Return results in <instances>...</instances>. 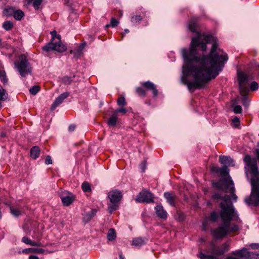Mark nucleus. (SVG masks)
I'll list each match as a JSON object with an SVG mask.
<instances>
[{
	"instance_id": "nucleus-1",
	"label": "nucleus",
	"mask_w": 259,
	"mask_h": 259,
	"mask_svg": "<svg viewBox=\"0 0 259 259\" xmlns=\"http://www.w3.org/2000/svg\"><path fill=\"white\" fill-rule=\"evenodd\" d=\"M196 28L197 20L193 18L189 23V29L196 32L197 37L192 38L189 51L182 49L185 65L181 80L189 91L202 88L215 78L228 59L227 54L218 48L216 38L201 35Z\"/></svg>"
},
{
	"instance_id": "nucleus-2",
	"label": "nucleus",
	"mask_w": 259,
	"mask_h": 259,
	"mask_svg": "<svg viewBox=\"0 0 259 259\" xmlns=\"http://www.w3.org/2000/svg\"><path fill=\"white\" fill-rule=\"evenodd\" d=\"M236 200V195H225L221 203L222 210L220 215L224 224L215 229L211 230V234L216 239L222 238L229 233V225L232 219L238 221L239 218L233 206L231 198Z\"/></svg>"
},
{
	"instance_id": "nucleus-3",
	"label": "nucleus",
	"mask_w": 259,
	"mask_h": 259,
	"mask_svg": "<svg viewBox=\"0 0 259 259\" xmlns=\"http://www.w3.org/2000/svg\"><path fill=\"white\" fill-rule=\"evenodd\" d=\"M220 173L222 177L227 176V178H222L218 182H212V186L218 190H222L225 193L230 194H235L236 192L234 184L230 176H229V169L227 166H224L220 168Z\"/></svg>"
},
{
	"instance_id": "nucleus-4",
	"label": "nucleus",
	"mask_w": 259,
	"mask_h": 259,
	"mask_svg": "<svg viewBox=\"0 0 259 259\" xmlns=\"http://www.w3.org/2000/svg\"><path fill=\"white\" fill-rule=\"evenodd\" d=\"M52 38L50 41L42 47L43 51L49 53L51 51H56L59 53H62L65 51L67 49L66 46L63 44L61 40V36L57 35V32L55 30L51 32Z\"/></svg>"
},
{
	"instance_id": "nucleus-5",
	"label": "nucleus",
	"mask_w": 259,
	"mask_h": 259,
	"mask_svg": "<svg viewBox=\"0 0 259 259\" xmlns=\"http://www.w3.org/2000/svg\"><path fill=\"white\" fill-rule=\"evenodd\" d=\"M14 66L22 77H25L27 74L31 73V65L24 54L19 56V61L14 62Z\"/></svg>"
},
{
	"instance_id": "nucleus-6",
	"label": "nucleus",
	"mask_w": 259,
	"mask_h": 259,
	"mask_svg": "<svg viewBox=\"0 0 259 259\" xmlns=\"http://www.w3.org/2000/svg\"><path fill=\"white\" fill-rule=\"evenodd\" d=\"M231 254L235 256H228L226 259H259V253L249 252L245 248L233 251Z\"/></svg>"
},
{
	"instance_id": "nucleus-7",
	"label": "nucleus",
	"mask_w": 259,
	"mask_h": 259,
	"mask_svg": "<svg viewBox=\"0 0 259 259\" xmlns=\"http://www.w3.org/2000/svg\"><path fill=\"white\" fill-rule=\"evenodd\" d=\"M253 79H254V77L252 75L246 74L242 72L238 73L240 93L242 96H246L248 92V89L244 84L247 83L250 80Z\"/></svg>"
},
{
	"instance_id": "nucleus-8",
	"label": "nucleus",
	"mask_w": 259,
	"mask_h": 259,
	"mask_svg": "<svg viewBox=\"0 0 259 259\" xmlns=\"http://www.w3.org/2000/svg\"><path fill=\"white\" fill-rule=\"evenodd\" d=\"M122 195H108L110 203H108V210L110 213L117 209L118 205L121 200Z\"/></svg>"
},
{
	"instance_id": "nucleus-9",
	"label": "nucleus",
	"mask_w": 259,
	"mask_h": 259,
	"mask_svg": "<svg viewBox=\"0 0 259 259\" xmlns=\"http://www.w3.org/2000/svg\"><path fill=\"white\" fill-rule=\"evenodd\" d=\"M229 248V244L225 243L220 246H213L211 248V253L216 256H220L228 251Z\"/></svg>"
},
{
	"instance_id": "nucleus-10",
	"label": "nucleus",
	"mask_w": 259,
	"mask_h": 259,
	"mask_svg": "<svg viewBox=\"0 0 259 259\" xmlns=\"http://www.w3.org/2000/svg\"><path fill=\"white\" fill-rule=\"evenodd\" d=\"M69 95L68 92H64L59 96L53 102L51 107V110H54L57 106L61 104L63 101Z\"/></svg>"
},
{
	"instance_id": "nucleus-11",
	"label": "nucleus",
	"mask_w": 259,
	"mask_h": 259,
	"mask_svg": "<svg viewBox=\"0 0 259 259\" xmlns=\"http://www.w3.org/2000/svg\"><path fill=\"white\" fill-rule=\"evenodd\" d=\"M137 202L139 203H151L154 202V198L152 195H137L134 198Z\"/></svg>"
},
{
	"instance_id": "nucleus-12",
	"label": "nucleus",
	"mask_w": 259,
	"mask_h": 259,
	"mask_svg": "<svg viewBox=\"0 0 259 259\" xmlns=\"http://www.w3.org/2000/svg\"><path fill=\"white\" fill-rule=\"evenodd\" d=\"M245 201L248 205H258L259 195H249L245 198Z\"/></svg>"
},
{
	"instance_id": "nucleus-13",
	"label": "nucleus",
	"mask_w": 259,
	"mask_h": 259,
	"mask_svg": "<svg viewBox=\"0 0 259 259\" xmlns=\"http://www.w3.org/2000/svg\"><path fill=\"white\" fill-rule=\"evenodd\" d=\"M156 214L160 219L165 220L167 218V213L161 205H157L155 207Z\"/></svg>"
},
{
	"instance_id": "nucleus-14",
	"label": "nucleus",
	"mask_w": 259,
	"mask_h": 259,
	"mask_svg": "<svg viewBox=\"0 0 259 259\" xmlns=\"http://www.w3.org/2000/svg\"><path fill=\"white\" fill-rule=\"evenodd\" d=\"M142 85L147 90L152 91L154 96H156L158 95V91L153 82L150 81H145L142 83Z\"/></svg>"
},
{
	"instance_id": "nucleus-15",
	"label": "nucleus",
	"mask_w": 259,
	"mask_h": 259,
	"mask_svg": "<svg viewBox=\"0 0 259 259\" xmlns=\"http://www.w3.org/2000/svg\"><path fill=\"white\" fill-rule=\"evenodd\" d=\"M61 200L64 206H69L74 201L75 195H62Z\"/></svg>"
},
{
	"instance_id": "nucleus-16",
	"label": "nucleus",
	"mask_w": 259,
	"mask_h": 259,
	"mask_svg": "<svg viewBox=\"0 0 259 259\" xmlns=\"http://www.w3.org/2000/svg\"><path fill=\"white\" fill-rule=\"evenodd\" d=\"M219 161L222 164H228V166L235 165L234 161L230 156L221 155L219 157Z\"/></svg>"
},
{
	"instance_id": "nucleus-17",
	"label": "nucleus",
	"mask_w": 259,
	"mask_h": 259,
	"mask_svg": "<svg viewBox=\"0 0 259 259\" xmlns=\"http://www.w3.org/2000/svg\"><path fill=\"white\" fill-rule=\"evenodd\" d=\"M8 94L7 91L0 84V109L2 107L1 102L5 101L8 98Z\"/></svg>"
},
{
	"instance_id": "nucleus-18",
	"label": "nucleus",
	"mask_w": 259,
	"mask_h": 259,
	"mask_svg": "<svg viewBox=\"0 0 259 259\" xmlns=\"http://www.w3.org/2000/svg\"><path fill=\"white\" fill-rule=\"evenodd\" d=\"M97 210L92 209L90 211L87 212L83 217V221L85 223L89 222L96 214Z\"/></svg>"
},
{
	"instance_id": "nucleus-19",
	"label": "nucleus",
	"mask_w": 259,
	"mask_h": 259,
	"mask_svg": "<svg viewBox=\"0 0 259 259\" xmlns=\"http://www.w3.org/2000/svg\"><path fill=\"white\" fill-rule=\"evenodd\" d=\"M30 156L33 159H36L39 156V154H40V149H39V148L38 147H37V146H34V147H33L30 149Z\"/></svg>"
},
{
	"instance_id": "nucleus-20",
	"label": "nucleus",
	"mask_w": 259,
	"mask_h": 259,
	"mask_svg": "<svg viewBox=\"0 0 259 259\" xmlns=\"http://www.w3.org/2000/svg\"><path fill=\"white\" fill-rule=\"evenodd\" d=\"M23 253L28 254L30 253H43L44 250L41 248H30L22 250Z\"/></svg>"
},
{
	"instance_id": "nucleus-21",
	"label": "nucleus",
	"mask_w": 259,
	"mask_h": 259,
	"mask_svg": "<svg viewBox=\"0 0 259 259\" xmlns=\"http://www.w3.org/2000/svg\"><path fill=\"white\" fill-rule=\"evenodd\" d=\"M147 240L141 237H137L133 240L132 244L135 246H141L145 244Z\"/></svg>"
},
{
	"instance_id": "nucleus-22",
	"label": "nucleus",
	"mask_w": 259,
	"mask_h": 259,
	"mask_svg": "<svg viewBox=\"0 0 259 259\" xmlns=\"http://www.w3.org/2000/svg\"><path fill=\"white\" fill-rule=\"evenodd\" d=\"M22 241L26 244H29L31 246H41L42 244L39 242H34L29 239L28 238L26 237H24L22 239Z\"/></svg>"
},
{
	"instance_id": "nucleus-23",
	"label": "nucleus",
	"mask_w": 259,
	"mask_h": 259,
	"mask_svg": "<svg viewBox=\"0 0 259 259\" xmlns=\"http://www.w3.org/2000/svg\"><path fill=\"white\" fill-rule=\"evenodd\" d=\"M117 115L116 113L113 112L111 116L107 120V124L110 126H114L117 123Z\"/></svg>"
},
{
	"instance_id": "nucleus-24",
	"label": "nucleus",
	"mask_w": 259,
	"mask_h": 259,
	"mask_svg": "<svg viewBox=\"0 0 259 259\" xmlns=\"http://www.w3.org/2000/svg\"><path fill=\"white\" fill-rule=\"evenodd\" d=\"M116 232L114 229H110L107 233V237L109 241H113L116 238Z\"/></svg>"
},
{
	"instance_id": "nucleus-25",
	"label": "nucleus",
	"mask_w": 259,
	"mask_h": 259,
	"mask_svg": "<svg viewBox=\"0 0 259 259\" xmlns=\"http://www.w3.org/2000/svg\"><path fill=\"white\" fill-rule=\"evenodd\" d=\"M24 13L20 10H15L13 17L17 20H21L24 17Z\"/></svg>"
},
{
	"instance_id": "nucleus-26",
	"label": "nucleus",
	"mask_w": 259,
	"mask_h": 259,
	"mask_svg": "<svg viewBox=\"0 0 259 259\" xmlns=\"http://www.w3.org/2000/svg\"><path fill=\"white\" fill-rule=\"evenodd\" d=\"M42 0H27V4H30L33 3V6L35 10H37L39 9V6L41 5Z\"/></svg>"
},
{
	"instance_id": "nucleus-27",
	"label": "nucleus",
	"mask_w": 259,
	"mask_h": 259,
	"mask_svg": "<svg viewBox=\"0 0 259 259\" xmlns=\"http://www.w3.org/2000/svg\"><path fill=\"white\" fill-rule=\"evenodd\" d=\"M0 80L3 83L4 85L7 84L8 79L7 77L6 72L4 70H0Z\"/></svg>"
},
{
	"instance_id": "nucleus-28",
	"label": "nucleus",
	"mask_w": 259,
	"mask_h": 259,
	"mask_svg": "<svg viewBox=\"0 0 259 259\" xmlns=\"http://www.w3.org/2000/svg\"><path fill=\"white\" fill-rule=\"evenodd\" d=\"M14 12L15 9L13 8L10 7L4 9L3 14L7 17H10L14 15Z\"/></svg>"
},
{
	"instance_id": "nucleus-29",
	"label": "nucleus",
	"mask_w": 259,
	"mask_h": 259,
	"mask_svg": "<svg viewBox=\"0 0 259 259\" xmlns=\"http://www.w3.org/2000/svg\"><path fill=\"white\" fill-rule=\"evenodd\" d=\"M13 27V23L10 21H5L3 24V27L7 31L11 30Z\"/></svg>"
},
{
	"instance_id": "nucleus-30",
	"label": "nucleus",
	"mask_w": 259,
	"mask_h": 259,
	"mask_svg": "<svg viewBox=\"0 0 259 259\" xmlns=\"http://www.w3.org/2000/svg\"><path fill=\"white\" fill-rule=\"evenodd\" d=\"M82 189L84 192H91V188L90 184L88 182H84L81 186Z\"/></svg>"
},
{
	"instance_id": "nucleus-31",
	"label": "nucleus",
	"mask_w": 259,
	"mask_h": 259,
	"mask_svg": "<svg viewBox=\"0 0 259 259\" xmlns=\"http://www.w3.org/2000/svg\"><path fill=\"white\" fill-rule=\"evenodd\" d=\"M165 199L169 204L172 206H175V198L174 195H165Z\"/></svg>"
},
{
	"instance_id": "nucleus-32",
	"label": "nucleus",
	"mask_w": 259,
	"mask_h": 259,
	"mask_svg": "<svg viewBox=\"0 0 259 259\" xmlns=\"http://www.w3.org/2000/svg\"><path fill=\"white\" fill-rule=\"evenodd\" d=\"M40 88L38 85H33L29 89L30 94L32 95H36L39 91Z\"/></svg>"
},
{
	"instance_id": "nucleus-33",
	"label": "nucleus",
	"mask_w": 259,
	"mask_h": 259,
	"mask_svg": "<svg viewBox=\"0 0 259 259\" xmlns=\"http://www.w3.org/2000/svg\"><path fill=\"white\" fill-rule=\"evenodd\" d=\"M199 257L200 259H218L217 257L213 255H206L203 253H200Z\"/></svg>"
},
{
	"instance_id": "nucleus-34",
	"label": "nucleus",
	"mask_w": 259,
	"mask_h": 259,
	"mask_svg": "<svg viewBox=\"0 0 259 259\" xmlns=\"http://www.w3.org/2000/svg\"><path fill=\"white\" fill-rule=\"evenodd\" d=\"M10 211L11 213L15 217H18L21 214V212L20 210L14 207H11Z\"/></svg>"
},
{
	"instance_id": "nucleus-35",
	"label": "nucleus",
	"mask_w": 259,
	"mask_h": 259,
	"mask_svg": "<svg viewBox=\"0 0 259 259\" xmlns=\"http://www.w3.org/2000/svg\"><path fill=\"white\" fill-rule=\"evenodd\" d=\"M242 103H243V105L245 107H247L249 105V103H250V100L247 97V95L246 96L244 95V96H242Z\"/></svg>"
},
{
	"instance_id": "nucleus-36",
	"label": "nucleus",
	"mask_w": 259,
	"mask_h": 259,
	"mask_svg": "<svg viewBox=\"0 0 259 259\" xmlns=\"http://www.w3.org/2000/svg\"><path fill=\"white\" fill-rule=\"evenodd\" d=\"M136 92H137V94H138L139 95L141 96L144 97L146 95L145 91L140 87L137 88L136 89Z\"/></svg>"
},
{
	"instance_id": "nucleus-37",
	"label": "nucleus",
	"mask_w": 259,
	"mask_h": 259,
	"mask_svg": "<svg viewBox=\"0 0 259 259\" xmlns=\"http://www.w3.org/2000/svg\"><path fill=\"white\" fill-rule=\"evenodd\" d=\"M117 103L119 106H124L126 104L125 98L123 97H121L117 100Z\"/></svg>"
},
{
	"instance_id": "nucleus-38",
	"label": "nucleus",
	"mask_w": 259,
	"mask_h": 259,
	"mask_svg": "<svg viewBox=\"0 0 259 259\" xmlns=\"http://www.w3.org/2000/svg\"><path fill=\"white\" fill-rule=\"evenodd\" d=\"M250 88L251 91H256L258 88V83L255 81H252L250 84Z\"/></svg>"
},
{
	"instance_id": "nucleus-39",
	"label": "nucleus",
	"mask_w": 259,
	"mask_h": 259,
	"mask_svg": "<svg viewBox=\"0 0 259 259\" xmlns=\"http://www.w3.org/2000/svg\"><path fill=\"white\" fill-rule=\"evenodd\" d=\"M142 19V18L141 16H140V15H136V16H133L132 18L131 21L133 23H137V22H139L140 21H141Z\"/></svg>"
},
{
	"instance_id": "nucleus-40",
	"label": "nucleus",
	"mask_w": 259,
	"mask_h": 259,
	"mask_svg": "<svg viewBox=\"0 0 259 259\" xmlns=\"http://www.w3.org/2000/svg\"><path fill=\"white\" fill-rule=\"evenodd\" d=\"M140 168L142 172H145L146 168V161L145 160H143L140 164Z\"/></svg>"
},
{
	"instance_id": "nucleus-41",
	"label": "nucleus",
	"mask_w": 259,
	"mask_h": 259,
	"mask_svg": "<svg viewBox=\"0 0 259 259\" xmlns=\"http://www.w3.org/2000/svg\"><path fill=\"white\" fill-rule=\"evenodd\" d=\"M233 111L235 113H241L242 112V107L240 105H236L234 107Z\"/></svg>"
},
{
	"instance_id": "nucleus-42",
	"label": "nucleus",
	"mask_w": 259,
	"mask_h": 259,
	"mask_svg": "<svg viewBox=\"0 0 259 259\" xmlns=\"http://www.w3.org/2000/svg\"><path fill=\"white\" fill-rule=\"evenodd\" d=\"M218 218V215L215 212H212L210 214V220L212 222H215Z\"/></svg>"
},
{
	"instance_id": "nucleus-43",
	"label": "nucleus",
	"mask_w": 259,
	"mask_h": 259,
	"mask_svg": "<svg viewBox=\"0 0 259 259\" xmlns=\"http://www.w3.org/2000/svg\"><path fill=\"white\" fill-rule=\"evenodd\" d=\"M118 21L116 19L113 18L111 20L110 26L112 27H114L118 24Z\"/></svg>"
},
{
	"instance_id": "nucleus-44",
	"label": "nucleus",
	"mask_w": 259,
	"mask_h": 259,
	"mask_svg": "<svg viewBox=\"0 0 259 259\" xmlns=\"http://www.w3.org/2000/svg\"><path fill=\"white\" fill-rule=\"evenodd\" d=\"M238 230V227L237 225H234L231 227H230L229 225V233L233 232Z\"/></svg>"
},
{
	"instance_id": "nucleus-45",
	"label": "nucleus",
	"mask_w": 259,
	"mask_h": 259,
	"mask_svg": "<svg viewBox=\"0 0 259 259\" xmlns=\"http://www.w3.org/2000/svg\"><path fill=\"white\" fill-rule=\"evenodd\" d=\"M63 81L65 84H70L71 82V79L68 76H65L63 78Z\"/></svg>"
},
{
	"instance_id": "nucleus-46",
	"label": "nucleus",
	"mask_w": 259,
	"mask_h": 259,
	"mask_svg": "<svg viewBox=\"0 0 259 259\" xmlns=\"http://www.w3.org/2000/svg\"><path fill=\"white\" fill-rule=\"evenodd\" d=\"M126 111H127V110H126V109L125 108H119V109H117L115 111H114V112L116 113V115H117V114L119 112H121V113H125L126 112Z\"/></svg>"
},
{
	"instance_id": "nucleus-47",
	"label": "nucleus",
	"mask_w": 259,
	"mask_h": 259,
	"mask_svg": "<svg viewBox=\"0 0 259 259\" xmlns=\"http://www.w3.org/2000/svg\"><path fill=\"white\" fill-rule=\"evenodd\" d=\"M45 163L46 164H52V160L51 157L50 155H47L45 159Z\"/></svg>"
},
{
	"instance_id": "nucleus-48",
	"label": "nucleus",
	"mask_w": 259,
	"mask_h": 259,
	"mask_svg": "<svg viewBox=\"0 0 259 259\" xmlns=\"http://www.w3.org/2000/svg\"><path fill=\"white\" fill-rule=\"evenodd\" d=\"M108 194H121V192L118 190L117 189H113L112 190L110 191Z\"/></svg>"
},
{
	"instance_id": "nucleus-49",
	"label": "nucleus",
	"mask_w": 259,
	"mask_h": 259,
	"mask_svg": "<svg viewBox=\"0 0 259 259\" xmlns=\"http://www.w3.org/2000/svg\"><path fill=\"white\" fill-rule=\"evenodd\" d=\"M220 168H221L217 166H212L211 167V170L213 172L218 173L220 172Z\"/></svg>"
},
{
	"instance_id": "nucleus-50",
	"label": "nucleus",
	"mask_w": 259,
	"mask_h": 259,
	"mask_svg": "<svg viewBox=\"0 0 259 259\" xmlns=\"http://www.w3.org/2000/svg\"><path fill=\"white\" fill-rule=\"evenodd\" d=\"M85 46V44H82L80 45V46L78 47L77 49V53L78 54V55H80L81 54V51L83 49Z\"/></svg>"
},
{
	"instance_id": "nucleus-51",
	"label": "nucleus",
	"mask_w": 259,
	"mask_h": 259,
	"mask_svg": "<svg viewBox=\"0 0 259 259\" xmlns=\"http://www.w3.org/2000/svg\"><path fill=\"white\" fill-rule=\"evenodd\" d=\"M139 194H152V193L149 191V190L144 189L139 192Z\"/></svg>"
},
{
	"instance_id": "nucleus-52",
	"label": "nucleus",
	"mask_w": 259,
	"mask_h": 259,
	"mask_svg": "<svg viewBox=\"0 0 259 259\" xmlns=\"http://www.w3.org/2000/svg\"><path fill=\"white\" fill-rule=\"evenodd\" d=\"M232 122L235 124L236 125H237L239 123V119L237 116H235L232 119Z\"/></svg>"
},
{
	"instance_id": "nucleus-53",
	"label": "nucleus",
	"mask_w": 259,
	"mask_h": 259,
	"mask_svg": "<svg viewBox=\"0 0 259 259\" xmlns=\"http://www.w3.org/2000/svg\"><path fill=\"white\" fill-rule=\"evenodd\" d=\"M71 54H73L75 57H79L80 55H78L77 53V49L76 50H71L70 52Z\"/></svg>"
},
{
	"instance_id": "nucleus-54",
	"label": "nucleus",
	"mask_w": 259,
	"mask_h": 259,
	"mask_svg": "<svg viewBox=\"0 0 259 259\" xmlns=\"http://www.w3.org/2000/svg\"><path fill=\"white\" fill-rule=\"evenodd\" d=\"M76 126L74 124H71L69 126L68 130L69 132H73L75 129Z\"/></svg>"
},
{
	"instance_id": "nucleus-55",
	"label": "nucleus",
	"mask_w": 259,
	"mask_h": 259,
	"mask_svg": "<svg viewBox=\"0 0 259 259\" xmlns=\"http://www.w3.org/2000/svg\"><path fill=\"white\" fill-rule=\"evenodd\" d=\"M179 192L180 194H185L186 193H187L186 191H185V188L184 187H181L179 188Z\"/></svg>"
},
{
	"instance_id": "nucleus-56",
	"label": "nucleus",
	"mask_w": 259,
	"mask_h": 259,
	"mask_svg": "<svg viewBox=\"0 0 259 259\" xmlns=\"http://www.w3.org/2000/svg\"><path fill=\"white\" fill-rule=\"evenodd\" d=\"M252 248L259 249V244L252 243L250 245Z\"/></svg>"
},
{
	"instance_id": "nucleus-57",
	"label": "nucleus",
	"mask_w": 259,
	"mask_h": 259,
	"mask_svg": "<svg viewBox=\"0 0 259 259\" xmlns=\"http://www.w3.org/2000/svg\"><path fill=\"white\" fill-rule=\"evenodd\" d=\"M207 221H208L207 219H206L203 222L202 226H203V230H206V226H207Z\"/></svg>"
},
{
	"instance_id": "nucleus-58",
	"label": "nucleus",
	"mask_w": 259,
	"mask_h": 259,
	"mask_svg": "<svg viewBox=\"0 0 259 259\" xmlns=\"http://www.w3.org/2000/svg\"><path fill=\"white\" fill-rule=\"evenodd\" d=\"M29 259H39L38 257L36 255H30Z\"/></svg>"
},
{
	"instance_id": "nucleus-59",
	"label": "nucleus",
	"mask_w": 259,
	"mask_h": 259,
	"mask_svg": "<svg viewBox=\"0 0 259 259\" xmlns=\"http://www.w3.org/2000/svg\"><path fill=\"white\" fill-rule=\"evenodd\" d=\"M63 194H71V193L70 192H68L67 191H65L64 192H63Z\"/></svg>"
},
{
	"instance_id": "nucleus-60",
	"label": "nucleus",
	"mask_w": 259,
	"mask_h": 259,
	"mask_svg": "<svg viewBox=\"0 0 259 259\" xmlns=\"http://www.w3.org/2000/svg\"><path fill=\"white\" fill-rule=\"evenodd\" d=\"M1 136L2 137H4L6 136V134L4 133H2Z\"/></svg>"
},
{
	"instance_id": "nucleus-61",
	"label": "nucleus",
	"mask_w": 259,
	"mask_h": 259,
	"mask_svg": "<svg viewBox=\"0 0 259 259\" xmlns=\"http://www.w3.org/2000/svg\"><path fill=\"white\" fill-rule=\"evenodd\" d=\"M119 258L120 259H124V257L122 256L121 254H119Z\"/></svg>"
},
{
	"instance_id": "nucleus-62",
	"label": "nucleus",
	"mask_w": 259,
	"mask_h": 259,
	"mask_svg": "<svg viewBox=\"0 0 259 259\" xmlns=\"http://www.w3.org/2000/svg\"><path fill=\"white\" fill-rule=\"evenodd\" d=\"M124 32L125 33H128L129 32V30L127 29H124Z\"/></svg>"
},
{
	"instance_id": "nucleus-63",
	"label": "nucleus",
	"mask_w": 259,
	"mask_h": 259,
	"mask_svg": "<svg viewBox=\"0 0 259 259\" xmlns=\"http://www.w3.org/2000/svg\"><path fill=\"white\" fill-rule=\"evenodd\" d=\"M111 26H110V24H107L106 26H105V27L107 28H108L109 27Z\"/></svg>"
},
{
	"instance_id": "nucleus-64",
	"label": "nucleus",
	"mask_w": 259,
	"mask_h": 259,
	"mask_svg": "<svg viewBox=\"0 0 259 259\" xmlns=\"http://www.w3.org/2000/svg\"><path fill=\"white\" fill-rule=\"evenodd\" d=\"M163 194L166 195V194H170L169 192H165Z\"/></svg>"
}]
</instances>
